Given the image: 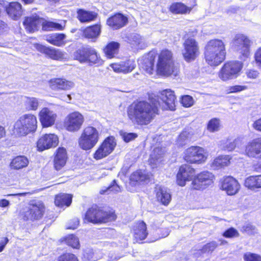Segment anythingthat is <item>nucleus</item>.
<instances>
[{
	"label": "nucleus",
	"instance_id": "nucleus-1",
	"mask_svg": "<svg viewBox=\"0 0 261 261\" xmlns=\"http://www.w3.org/2000/svg\"><path fill=\"white\" fill-rule=\"evenodd\" d=\"M158 101L149 96L148 100L134 102L128 108L127 115L132 122L140 125L149 124L159 114Z\"/></svg>",
	"mask_w": 261,
	"mask_h": 261
},
{
	"label": "nucleus",
	"instance_id": "nucleus-2",
	"mask_svg": "<svg viewBox=\"0 0 261 261\" xmlns=\"http://www.w3.org/2000/svg\"><path fill=\"white\" fill-rule=\"evenodd\" d=\"M204 58L207 63L216 66L221 63L225 58L226 48L223 41L214 39L208 41L204 48Z\"/></svg>",
	"mask_w": 261,
	"mask_h": 261
},
{
	"label": "nucleus",
	"instance_id": "nucleus-3",
	"mask_svg": "<svg viewBox=\"0 0 261 261\" xmlns=\"http://www.w3.org/2000/svg\"><path fill=\"white\" fill-rule=\"evenodd\" d=\"M37 120L35 115L25 114L21 115L13 125L14 133L18 137H24L34 133L37 128Z\"/></svg>",
	"mask_w": 261,
	"mask_h": 261
},
{
	"label": "nucleus",
	"instance_id": "nucleus-4",
	"mask_svg": "<svg viewBox=\"0 0 261 261\" xmlns=\"http://www.w3.org/2000/svg\"><path fill=\"white\" fill-rule=\"evenodd\" d=\"M156 72L158 74L163 76L172 75L176 76L178 75L179 70L174 66L171 51L166 49L160 53L156 65Z\"/></svg>",
	"mask_w": 261,
	"mask_h": 261
},
{
	"label": "nucleus",
	"instance_id": "nucleus-5",
	"mask_svg": "<svg viewBox=\"0 0 261 261\" xmlns=\"http://www.w3.org/2000/svg\"><path fill=\"white\" fill-rule=\"evenodd\" d=\"M99 137L100 133L95 127L87 126L79 139V145L83 150H90L97 143Z\"/></svg>",
	"mask_w": 261,
	"mask_h": 261
},
{
	"label": "nucleus",
	"instance_id": "nucleus-6",
	"mask_svg": "<svg viewBox=\"0 0 261 261\" xmlns=\"http://www.w3.org/2000/svg\"><path fill=\"white\" fill-rule=\"evenodd\" d=\"M45 206L40 200H32L20 213V217L25 221H34L41 219L44 213Z\"/></svg>",
	"mask_w": 261,
	"mask_h": 261
},
{
	"label": "nucleus",
	"instance_id": "nucleus-7",
	"mask_svg": "<svg viewBox=\"0 0 261 261\" xmlns=\"http://www.w3.org/2000/svg\"><path fill=\"white\" fill-rule=\"evenodd\" d=\"M116 218V216L113 212H104L95 206L87 211L84 220L93 223H100L112 221Z\"/></svg>",
	"mask_w": 261,
	"mask_h": 261
},
{
	"label": "nucleus",
	"instance_id": "nucleus-8",
	"mask_svg": "<svg viewBox=\"0 0 261 261\" xmlns=\"http://www.w3.org/2000/svg\"><path fill=\"white\" fill-rule=\"evenodd\" d=\"M251 44V41L247 36L242 34H238L233 38L231 46L240 55L241 59L245 60L250 56Z\"/></svg>",
	"mask_w": 261,
	"mask_h": 261
},
{
	"label": "nucleus",
	"instance_id": "nucleus-9",
	"mask_svg": "<svg viewBox=\"0 0 261 261\" xmlns=\"http://www.w3.org/2000/svg\"><path fill=\"white\" fill-rule=\"evenodd\" d=\"M184 158L190 164H202L207 158V153L202 147L192 146L185 151Z\"/></svg>",
	"mask_w": 261,
	"mask_h": 261
},
{
	"label": "nucleus",
	"instance_id": "nucleus-10",
	"mask_svg": "<svg viewBox=\"0 0 261 261\" xmlns=\"http://www.w3.org/2000/svg\"><path fill=\"white\" fill-rule=\"evenodd\" d=\"M243 68L241 62L234 61L227 62L223 65L219 72V77L223 81L237 78Z\"/></svg>",
	"mask_w": 261,
	"mask_h": 261
},
{
	"label": "nucleus",
	"instance_id": "nucleus-11",
	"mask_svg": "<svg viewBox=\"0 0 261 261\" xmlns=\"http://www.w3.org/2000/svg\"><path fill=\"white\" fill-rule=\"evenodd\" d=\"M183 47L182 55L186 62H190L195 60L200 54L198 43L192 37L185 39Z\"/></svg>",
	"mask_w": 261,
	"mask_h": 261
},
{
	"label": "nucleus",
	"instance_id": "nucleus-12",
	"mask_svg": "<svg viewBox=\"0 0 261 261\" xmlns=\"http://www.w3.org/2000/svg\"><path fill=\"white\" fill-rule=\"evenodd\" d=\"M151 98L155 99L160 103L158 107H160L163 110L172 111L175 109V96L171 90H164L160 92L158 97L151 96Z\"/></svg>",
	"mask_w": 261,
	"mask_h": 261
},
{
	"label": "nucleus",
	"instance_id": "nucleus-13",
	"mask_svg": "<svg viewBox=\"0 0 261 261\" xmlns=\"http://www.w3.org/2000/svg\"><path fill=\"white\" fill-rule=\"evenodd\" d=\"M215 178L214 174L207 171L199 173L193 180L191 188L194 190H203L212 185Z\"/></svg>",
	"mask_w": 261,
	"mask_h": 261
},
{
	"label": "nucleus",
	"instance_id": "nucleus-14",
	"mask_svg": "<svg viewBox=\"0 0 261 261\" xmlns=\"http://www.w3.org/2000/svg\"><path fill=\"white\" fill-rule=\"evenodd\" d=\"M84 121V116L79 112H73L69 114L65 119L64 126L70 132L78 131Z\"/></svg>",
	"mask_w": 261,
	"mask_h": 261
},
{
	"label": "nucleus",
	"instance_id": "nucleus-15",
	"mask_svg": "<svg viewBox=\"0 0 261 261\" xmlns=\"http://www.w3.org/2000/svg\"><path fill=\"white\" fill-rule=\"evenodd\" d=\"M116 145L114 137L107 138L95 151L93 158L97 160L106 158L113 151Z\"/></svg>",
	"mask_w": 261,
	"mask_h": 261
},
{
	"label": "nucleus",
	"instance_id": "nucleus-16",
	"mask_svg": "<svg viewBox=\"0 0 261 261\" xmlns=\"http://www.w3.org/2000/svg\"><path fill=\"white\" fill-rule=\"evenodd\" d=\"M59 143V138L54 134H46L42 136L37 141V147L42 151L50 148L56 147Z\"/></svg>",
	"mask_w": 261,
	"mask_h": 261
},
{
	"label": "nucleus",
	"instance_id": "nucleus-17",
	"mask_svg": "<svg viewBox=\"0 0 261 261\" xmlns=\"http://www.w3.org/2000/svg\"><path fill=\"white\" fill-rule=\"evenodd\" d=\"M244 154L250 158L261 159V139H253L245 146Z\"/></svg>",
	"mask_w": 261,
	"mask_h": 261
},
{
	"label": "nucleus",
	"instance_id": "nucleus-18",
	"mask_svg": "<svg viewBox=\"0 0 261 261\" xmlns=\"http://www.w3.org/2000/svg\"><path fill=\"white\" fill-rule=\"evenodd\" d=\"M38 117L42 127H48L55 124L57 115L53 110L45 107L40 111Z\"/></svg>",
	"mask_w": 261,
	"mask_h": 261
},
{
	"label": "nucleus",
	"instance_id": "nucleus-19",
	"mask_svg": "<svg viewBox=\"0 0 261 261\" xmlns=\"http://www.w3.org/2000/svg\"><path fill=\"white\" fill-rule=\"evenodd\" d=\"M195 169L188 165H182L177 174V182L180 186H184L187 181L193 179Z\"/></svg>",
	"mask_w": 261,
	"mask_h": 261
},
{
	"label": "nucleus",
	"instance_id": "nucleus-20",
	"mask_svg": "<svg viewBox=\"0 0 261 261\" xmlns=\"http://www.w3.org/2000/svg\"><path fill=\"white\" fill-rule=\"evenodd\" d=\"M34 47L39 51L55 60H61L65 58L66 54L60 49L53 47H47L41 44H35Z\"/></svg>",
	"mask_w": 261,
	"mask_h": 261
},
{
	"label": "nucleus",
	"instance_id": "nucleus-21",
	"mask_svg": "<svg viewBox=\"0 0 261 261\" xmlns=\"http://www.w3.org/2000/svg\"><path fill=\"white\" fill-rule=\"evenodd\" d=\"M221 189L225 191L228 195H233L238 192L240 189V185L233 177L227 176L224 177L222 181Z\"/></svg>",
	"mask_w": 261,
	"mask_h": 261
},
{
	"label": "nucleus",
	"instance_id": "nucleus-22",
	"mask_svg": "<svg viewBox=\"0 0 261 261\" xmlns=\"http://www.w3.org/2000/svg\"><path fill=\"white\" fill-rule=\"evenodd\" d=\"M122 39L132 47L142 49L147 46L145 38L136 33L126 34L122 37Z\"/></svg>",
	"mask_w": 261,
	"mask_h": 261
},
{
	"label": "nucleus",
	"instance_id": "nucleus-23",
	"mask_svg": "<svg viewBox=\"0 0 261 261\" xmlns=\"http://www.w3.org/2000/svg\"><path fill=\"white\" fill-rule=\"evenodd\" d=\"M113 70L117 73H127L132 72L136 67V63L133 60L121 61L119 63L110 65Z\"/></svg>",
	"mask_w": 261,
	"mask_h": 261
},
{
	"label": "nucleus",
	"instance_id": "nucleus-24",
	"mask_svg": "<svg viewBox=\"0 0 261 261\" xmlns=\"http://www.w3.org/2000/svg\"><path fill=\"white\" fill-rule=\"evenodd\" d=\"M49 85L54 90H69L74 87V84L65 79L54 78L49 81Z\"/></svg>",
	"mask_w": 261,
	"mask_h": 261
},
{
	"label": "nucleus",
	"instance_id": "nucleus-25",
	"mask_svg": "<svg viewBox=\"0 0 261 261\" xmlns=\"http://www.w3.org/2000/svg\"><path fill=\"white\" fill-rule=\"evenodd\" d=\"M155 56L153 53H150L143 56L139 60L140 68L144 70L146 73L151 74L153 71Z\"/></svg>",
	"mask_w": 261,
	"mask_h": 261
},
{
	"label": "nucleus",
	"instance_id": "nucleus-26",
	"mask_svg": "<svg viewBox=\"0 0 261 261\" xmlns=\"http://www.w3.org/2000/svg\"><path fill=\"white\" fill-rule=\"evenodd\" d=\"M127 22V17L121 13H118L109 18L107 24L113 30H117L124 27Z\"/></svg>",
	"mask_w": 261,
	"mask_h": 261
},
{
	"label": "nucleus",
	"instance_id": "nucleus-27",
	"mask_svg": "<svg viewBox=\"0 0 261 261\" xmlns=\"http://www.w3.org/2000/svg\"><path fill=\"white\" fill-rule=\"evenodd\" d=\"M67 158L66 149L63 147H59L56 150L54 160L56 170H61L65 165Z\"/></svg>",
	"mask_w": 261,
	"mask_h": 261
},
{
	"label": "nucleus",
	"instance_id": "nucleus-28",
	"mask_svg": "<svg viewBox=\"0 0 261 261\" xmlns=\"http://www.w3.org/2000/svg\"><path fill=\"white\" fill-rule=\"evenodd\" d=\"M6 10L9 17L15 20H18L22 15V6L18 2L10 3L6 7Z\"/></svg>",
	"mask_w": 261,
	"mask_h": 261
},
{
	"label": "nucleus",
	"instance_id": "nucleus-29",
	"mask_svg": "<svg viewBox=\"0 0 261 261\" xmlns=\"http://www.w3.org/2000/svg\"><path fill=\"white\" fill-rule=\"evenodd\" d=\"M155 191L158 201L163 205H167L171 201V197L167 188L156 186Z\"/></svg>",
	"mask_w": 261,
	"mask_h": 261
},
{
	"label": "nucleus",
	"instance_id": "nucleus-30",
	"mask_svg": "<svg viewBox=\"0 0 261 261\" xmlns=\"http://www.w3.org/2000/svg\"><path fill=\"white\" fill-rule=\"evenodd\" d=\"M41 23L42 19L37 16L26 17L23 22L26 30L30 33L37 30Z\"/></svg>",
	"mask_w": 261,
	"mask_h": 261
},
{
	"label": "nucleus",
	"instance_id": "nucleus-31",
	"mask_svg": "<svg viewBox=\"0 0 261 261\" xmlns=\"http://www.w3.org/2000/svg\"><path fill=\"white\" fill-rule=\"evenodd\" d=\"M243 144V139L238 138L233 140L226 139L222 140L219 145L220 148L224 150L230 151L236 147H240Z\"/></svg>",
	"mask_w": 261,
	"mask_h": 261
},
{
	"label": "nucleus",
	"instance_id": "nucleus-32",
	"mask_svg": "<svg viewBox=\"0 0 261 261\" xmlns=\"http://www.w3.org/2000/svg\"><path fill=\"white\" fill-rule=\"evenodd\" d=\"M97 14L94 12L79 9L77 11V18L82 23L89 22L96 19Z\"/></svg>",
	"mask_w": 261,
	"mask_h": 261
},
{
	"label": "nucleus",
	"instance_id": "nucleus-33",
	"mask_svg": "<svg viewBox=\"0 0 261 261\" xmlns=\"http://www.w3.org/2000/svg\"><path fill=\"white\" fill-rule=\"evenodd\" d=\"M164 151L162 148L157 147L153 149L150 154L149 163L152 167L155 168L162 162Z\"/></svg>",
	"mask_w": 261,
	"mask_h": 261
},
{
	"label": "nucleus",
	"instance_id": "nucleus-34",
	"mask_svg": "<svg viewBox=\"0 0 261 261\" xmlns=\"http://www.w3.org/2000/svg\"><path fill=\"white\" fill-rule=\"evenodd\" d=\"M231 158L229 155H220L216 158L212 162L211 167L218 170L226 166H228L230 164Z\"/></svg>",
	"mask_w": 261,
	"mask_h": 261
},
{
	"label": "nucleus",
	"instance_id": "nucleus-35",
	"mask_svg": "<svg viewBox=\"0 0 261 261\" xmlns=\"http://www.w3.org/2000/svg\"><path fill=\"white\" fill-rule=\"evenodd\" d=\"M146 229V225L143 221L138 222L134 229L135 238L139 240L145 239L148 234Z\"/></svg>",
	"mask_w": 261,
	"mask_h": 261
},
{
	"label": "nucleus",
	"instance_id": "nucleus-36",
	"mask_svg": "<svg viewBox=\"0 0 261 261\" xmlns=\"http://www.w3.org/2000/svg\"><path fill=\"white\" fill-rule=\"evenodd\" d=\"M244 184L251 190L261 188V174L248 177L246 178Z\"/></svg>",
	"mask_w": 261,
	"mask_h": 261
},
{
	"label": "nucleus",
	"instance_id": "nucleus-37",
	"mask_svg": "<svg viewBox=\"0 0 261 261\" xmlns=\"http://www.w3.org/2000/svg\"><path fill=\"white\" fill-rule=\"evenodd\" d=\"M100 32V26L96 24L85 28L83 30V36L88 39H95L99 36Z\"/></svg>",
	"mask_w": 261,
	"mask_h": 261
},
{
	"label": "nucleus",
	"instance_id": "nucleus-38",
	"mask_svg": "<svg viewBox=\"0 0 261 261\" xmlns=\"http://www.w3.org/2000/svg\"><path fill=\"white\" fill-rule=\"evenodd\" d=\"M29 164V160L24 156H17L14 158L10 163L11 168L19 170L27 167Z\"/></svg>",
	"mask_w": 261,
	"mask_h": 261
},
{
	"label": "nucleus",
	"instance_id": "nucleus-39",
	"mask_svg": "<svg viewBox=\"0 0 261 261\" xmlns=\"http://www.w3.org/2000/svg\"><path fill=\"white\" fill-rule=\"evenodd\" d=\"M66 35L64 34L55 33L48 36L46 40L50 43L58 46H61L65 44Z\"/></svg>",
	"mask_w": 261,
	"mask_h": 261
},
{
	"label": "nucleus",
	"instance_id": "nucleus-40",
	"mask_svg": "<svg viewBox=\"0 0 261 261\" xmlns=\"http://www.w3.org/2000/svg\"><path fill=\"white\" fill-rule=\"evenodd\" d=\"M119 47L120 44L117 42L112 41L108 43L104 49L107 57L110 59L113 58L115 55L117 54Z\"/></svg>",
	"mask_w": 261,
	"mask_h": 261
},
{
	"label": "nucleus",
	"instance_id": "nucleus-41",
	"mask_svg": "<svg viewBox=\"0 0 261 261\" xmlns=\"http://www.w3.org/2000/svg\"><path fill=\"white\" fill-rule=\"evenodd\" d=\"M72 201V196L69 194H61L56 196L55 200L56 205L62 207L64 205L68 206Z\"/></svg>",
	"mask_w": 261,
	"mask_h": 261
},
{
	"label": "nucleus",
	"instance_id": "nucleus-42",
	"mask_svg": "<svg viewBox=\"0 0 261 261\" xmlns=\"http://www.w3.org/2000/svg\"><path fill=\"white\" fill-rule=\"evenodd\" d=\"M149 178V175L145 171L138 170L133 173L130 176L131 182L145 181Z\"/></svg>",
	"mask_w": 261,
	"mask_h": 261
},
{
	"label": "nucleus",
	"instance_id": "nucleus-43",
	"mask_svg": "<svg viewBox=\"0 0 261 261\" xmlns=\"http://www.w3.org/2000/svg\"><path fill=\"white\" fill-rule=\"evenodd\" d=\"M24 105L27 110L36 111L39 107V100L36 97H25Z\"/></svg>",
	"mask_w": 261,
	"mask_h": 261
},
{
	"label": "nucleus",
	"instance_id": "nucleus-44",
	"mask_svg": "<svg viewBox=\"0 0 261 261\" xmlns=\"http://www.w3.org/2000/svg\"><path fill=\"white\" fill-rule=\"evenodd\" d=\"M65 22L63 24L58 23L52 21H44L42 19V29L45 31H50L53 30H63L65 27Z\"/></svg>",
	"mask_w": 261,
	"mask_h": 261
},
{
	"label": "nucleus",
	"instance_id": "nucleus-45",
	"mask_svg": "<svg viewBox=\"0 0 261 261\" xmlns=\"http://www.w3.org/2000/svg\"><path fill=\"white\" fill-rule=\"evenodd\" d=\"M170 9L172 13L175 14H184L190 11L187 6L181 3L172 4Z\"/></svg>",
	"mask_w": 261,
	"mask_h": 261
},
{
	"label": "nucleus",
	"instance_id": "nucleus-46",
	"mask_svg": "<svg viewBox=\"0 0 261 261\" xmlns=\"http://www.w3.org/2000/svg\"><path fill=\"white\" fill-rule=\"evenodd\" d=\"M89 49V48H83L77 50L74 55L76 59L81 63L87 62Z\"/></svg>",
	"mask_w": 261,
	"mask_h": 261
},
{
	"label": "nucleus",
	"instance_id": "nucleus-47",
	"mask_svg": "<svg viewBox=\"0 0 261 261\" xmlns=\"http://www.w3.org/2000/svg\"><path fill=\"white\" fill-rule=\"evenodd\" d=\"M191 134L188 130L183 131L178 136L177 140V144L180 146L185 145L190 139Z\"/></svg>",
	"mask_w": 261,
	"mask_h": 261
},
{
	"label": "nucleus",
	"instance_id": "nucleus-48",
	"mask_svg": "<svg viewBox=\"0 0 261 261\" xmlns=\"http://www.w3.org/2000/svg\"><path fill=\"white\" fill-rule=\"evenodd\" d=\"M65 243L73 248H78L80 246L79 239L73 234H69L65 238Z\"/></svg>",
	"mask_w": 261,
	"mask_h": 261
},
{
	"label": "nucleus",
	"instance_id": "nucleus-49",
	"mask_svg": "<svg viewBox=\"0 0 261 261\" xmlns=\"http://www.w3.org/2000/svg\"><path fill=\"white\" fill-rule=\"evenodd\" d=\"M88 61L92 64H100L101 60L95 49L89 48Z\"/></svg>",
	"mask_w": 261,
	"mask_h": 261
},
{
	"label": "nucleus",
	"instance_id": "nucleus-50",
	"mask_svg": "<svg viewBox=\"0 0 261 261\" xmlns=\"http://www.w3.org/2000/svg\"><path fill=\"white\" fill-rule=\"evenodd\" d=\"M220 127V121L218 119L213 118L209 121L207 128L211 132L218 131Z\"/></svg>",
	"mask_w": 261,
	"mask_h": 261
},
{
	"label": "nucleus",
	"instance_id": "nucleus-51",
	"mask_svg": "<svg viewBox=\"0 0 261 261\" xmlns=\"http://www.w3.org/2000/svg\"><path fill=\"white\" fill-rule=\"evenodd\" d=\"M218 244L216 241H212L204 245L201 249L202 253H212L218 247Z\"/></svg>",
	"mask_w": 261,
	"mask_h": 261
},
{
	"label": "nucleus",
	"instance_id": "nucleus-52",
	"mask_svg": "<svg viewBox=\"0 0 261 261\" xmlns=\"http://www.w3.org/2000/svg\"><path fill=\"white\" fill-rule=\"evenodd\" d=\"M243 259L244 261H261V255L256 253L247 252L243 255Z\"/></svg>",
	"mask_w": 261,
	"mask_h": 261
},
{
	"label": "nucleus",
	"instance_id": "nucleus-53",
	"mask_svg": "<svg viewBox=\"0 0 261 261\" xmlns=\"http://www.w3.org/2000/svg\"><path fill=\"white\" fill-rule=\"evenodd\" d=\"M119 133L122 138L125 142H129L134 140L138 136L137 134L136 133H127L122 130H121Z\"/></svg>",
	"mask_w": 261,
	"mask_h": 261
},
{
	"label": "nucleus",
	"instance_id": "nucleus-54",
	"mask_svg": "<svg viewBox=\"0 0 261 261\" xmlns=\"http://www.w3.org/2000/svg\"><path fill=\"white\" fill-rule=\"evenodd\" d=\"M57 261H79V260L74 254L67 253L59 256Z\"/></svg>",
	"mask_w": 261,
	"mask_h": 261
},
{
	"label": "nucleus",
	"instance_id": "nucleus-55",
	"mask_svg": "<svg viewBox=\"0 0 261 261\" xmlns=\"http://www.w3.org/2000/svg\"><path fill=\"white\" fill-rule=\"evenodd\" d=\"M223 236L227 238L238 237L239 236V233L237 229L231 227L224 231Z\"/></svg>",
	"mask_w": 261,
	"mask_h": 261
},
{
	"label": "nucleus",
	"instance_id": "nucleus-56",
	"mask_svg": "<svg viewBox=\"0 0 261 261\" xmlns=\"http://www.w3.org/2000/svg\"><path fill=\"white\" fill-rule=\"evenodd\" d=\"M181 103L184 107L189 108L193 105L194 100L191 96L185 95L181 98Z\"/></svg>",
	"mask_w": 261,
	"mask_h": 261
},
{
	"label": "nucleus",
	"instance_id": "nucleus-57",
	"mask_svg": "<svg viewBox=\"0 0 261 261\" xmlns=\"http://www.w3.org/2000/svg\"><path fill=\"white\" fill-rule=\"evenodd\" d=\"M247 89L246 86L235 85L229 87L227 90V93L239 92Z\"/></svg>",
	"mask_w": 261,
	"mask_h": 261
},
{
	"label": "nucleus",
	"instance_id": "nucleus-58",
	"mask_svg": "<svg viewBox=\"0 0 261 261\" xmlns=\"http://www.w3.org/2000/svg\"><path fill=\"white\" fill-rule=\"evenodd\" d=\"M242 230L248 234H253L257 232L255 226L250 223L245 224L242 227Z\"/></svg>",
	"mask_w": 261,
	"mask_h": 261
},
{
	"label": "nucleus",
	"instance_id": "nucleus-59",
	"mask_svg": "<svg viewBox=\"0 0 261 261\" xmlns=\"http://www.w3.org/2000/svg\"><path fill=\"white\" fill-rule=\"evenodd\" d=\"M120 191V188L116 184H114L109 187L106 190L100 191V194H102L106 192L109 193V192H118Z\"/></svg>",
	"mask_w": 261,
	"mask_h": 261
},
{
	"label": "nucleus",
	"instance_id": "nucleus-60",
	"mask_svg": "<svg viewBox=\"0 0 261 261\" xmlns=\"http://www.w3.org/2000/svg\"><path fill=\"white\" fill-rule=\"evenodd\" d=\"M79 220L77 218H74L69 224V225L67 226V229H75L77 228L79 225Z\"/></svg>",
	"mask_w": 261,
	"mask_h": 261
},
{
	"label": "nucleus",
	"instance_id": "nucleus-61",
	"mask_svg": "<svg viewBox=\"0 0 261 261\" xmlns=\"http://www.w3.org/2000/svg\"><path fill=\"white\" fill-rule=\"evenodd\" d=\"M246 74L248 78L254 79L258 77L259 73L256 70L249 69L246 71Z\"/></svg>",
	"mask_w": 261,
	"mask_h": 261
},
{
	"label": "nucleus",
	"instance_id": "nucleus-62",
	"mask_svg": "<svg viewBox=\"0 0 261 261\" xmlns=\"http://www.w3.org/2000/svg\"><path fill=\"white\" fill-rule=\"evenodd\" d=\"M255 59L258 66L261 68V47L258 48L255 54Z\"/></svg>",
	"mask_w": 261,
	"mask_h": 261
},
{
	"label": "nucleus",
	"instance_id": "nucleus-63",
	"mask_svg": "<svg viewBox=\"0 0 261 261\" xmlns=\"http://www.w3.org/2000/svg\"><path fill=\"white\" fill-rule=\"evenodd\" d=\"M8 242L7 238L3 237L0 238V252L2 251Z\"/></svg>",
	"mask_w": 261,
	"mask_h": 261
},
{
	"label": "nucleus",
	"instance_id": "nucleus-64",
	"mask_svg": "<svg viewBox=\"0 0 261 261\" xmlns=\"http://www.w3.org/2000/svg\"><path fill=\"white\" fill-rule=\"evenodd\" d=\"M253 127L256 130L261 132V118L254 122Z\"/></svg>",
	"mask_w": 261,
	"mask_h": 261
}]
</instances>
